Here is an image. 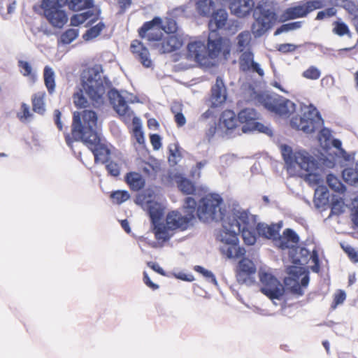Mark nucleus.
<instances>
[{"mask_svg":"<svg viewBox=\"0 0 358 358\" xmlns=\"http://www.w3.org/2000/svg\"><path fill=\"white\" fill-rule=\"evenodd\" d=\"M97 115L95 112L85 110L82 113L74 112L71 134L75 141H82L92 152L96 162L106 163L110 155V150L101 144L96 131Z\"/></svg>","mask_w":358,"mask_h":358,"instance_id":"obj_1","label":"nucleus"},{"mask_svg":"<svg viewBox=\"0 0 358 358\" xmlns=\"http://www.w3.org/2000/svg\"><path fill=\"white\" fill-rule=\"evenodd\" d=\"M231 220H237L238 224L233 228L236 232H241V237L245 245H253L257 241V234L266 238H274L279 234L280 226L268 225L262 222H257L256 215L250 214L248 210H234Z\"/></svg>","mask_w":358,"mask_h":358,"instance_id":"obj_2","label":"nucleus"},{"mask_svg":"<svg viewBox=\"0 0 358 358\" xmlns=\"http://www.w3.org/2000/svg\"><path fill=\"white\" fill-rule=\"evenodd\" d=\"M99 73V70L95 68H90L84 72L82 76L83 88L73 95L74 105L78 108H85L90 105L85 94L94 106L98 107L103 103L106 88L102 82L96 79Z\"/></svg>","mask_w":358,"mask_h":358,"instance_id":"obj_3","label":"nucleus"},{"mask_svg":"<svg viewBox=\"0 0 358 358\" xmlns=\"http://www.w3.org/2000/svg\"><path fill=\"white\" fill-rule=\"evenodd\" d=\"M80 11L94 6V0H42L40 7L49 24L55 28H62L68 22L64 8Z\"/></svg>","mask_w":358,"mask_h":358,"instance_id":"obj_4","label":"nucleus"},{"mask_svg":"<svg viewBox=\"0 0 358 358\" xmlns=\"http://www.w3.org/2000/svg\"><path fill=\"white\" fill-rule=\"evenodd\" d=\"M280 151L287 169H296L306 171L305 180L310 185H317L320 179L318 175L312 172L317 168L316 160L306 151L293 152L292 148L287 145H282Z\"/></svg>","mask_w":358,"mask_h":358,"instance_id":"obj_5","label":"nucleus"},{"mask_svg":"<svg viewBox=\"0 0 358 358\" xmlns=\"http://www.w3.org/2000/svg\"><path fill=\"white\" fill-rule=\"evenodd\" d=\"M195 216L182 215L178 210H171L166 216L165 224L157 223L154 227L155 238L167 241L173 235L174 231H184L193 225Z\"/></svg>","mask_w":358,"mask_h":358,"instance_id":"obj_6","label":"nucleus"},{"mask_svg":"<svg viewBox=\"0 0 358 358\" xmlns=\"http://www.w3.org/2000/svg\"><path fill=\"white\" fill-rule=\"evenodd\" d=\"M222 202V197L217 194H208L203 196L199 201L197 208L196 215L199 219L204 222L213 220L222 221V227H224V220L234 210L224 215V210L221 208Z\"/></svg>","mask_w":358,"mask_h":358,"instance_id":"obj_7","label":"nucleus"},{"mask_svg":"<svg viewBox=\"0 0 358 358\" xmlns=\"http://www.w3.org/2000/svg\"><path fill=\"white\" fill-rule=\"evenodd\" d=\"M232 213L224 220V230L222 235V241L226 245L220 248L221 252L228 259H237L242 257L245 254V250L238 245V235L241 232H236L233 228L234 225L238 223L237 220H231Z\"/></svg>","mask_w":358,"mask_h":358,"instance_id":"obj_8","label":"nucleus"},{"mask_svg":"<svg viewBox=\"0 0 358 358\" xmlns=\"http://www.w3.org/2000/svg\"><path fill=\"white\" fill-rule=\"evenodd\" d=\"M322 118L315 108L309 107L301 115H296L290 120L292 128L306 134L315 132L321 125Z\"/></svg>","mask_w":358,"mask_h":358,"instance_id":"obj_9","label":"nucleus"},{"mask_svg":"<svg viewBox=\"0 0 358 358\" xmlns=\"http://www.w3.org/2000/svg\"><path fill=\"white\" fill-rule=\"evenodd\" d=\"M255 21L252 24L251 30L255 37L262 36L271 27L273 21L275 19V13L269 9H266L259 3L253 13Z\"/></svg>","mask_w":358,"mask_h":358,"instance_id":"obj_10","label":"nucleus"},{"mask_svg":"<svg viewBox=\"0 0 358 358\" xmlns=\"http://www.w3.org/2000/svg\"><path fill=\"white\" fill-rule=\"evenodd\" d=\"M326 0H304L298 5L289 7L284 10L281 17L283 21L304 17L310 12L324 7Z\"/></svg>","mask_w":358,"mask_h":358,"instance_id":"obj_11","label":"nucleus"},{"mask_svg":"<svg viewBox=\"0 0 358 358\" xmlns=\"http://www.w3.org/2000/svg\"><path fill=\"white\" fill-rule=\"evenodd\" d=\"M260 291L270 299H280L284 295L282 284L271 273H259Z\"/></svg>","mask_w":358,"mask_h":358,"instance_id":"obj_12","label":"nucleus"},{"mask_svg":"<svg viewBox=\"0 0 358 358\" xmlns=\"http://www.w3.org/2000/svg\"><path fill=\"white\" fill-rule=\"evenodd\" d=\"M149 41L156 43L154 47L161 54L169 53L180 50L185 44V37L181 34H169L166 37L160 38L158 35L148 36Z\"/></svg>","mask_w":358,"mask_h":358,"instance_id":"obj_13","label":"nucleus"},{"mask_svg":"<svg viewBox=\"0 0 358 358\" xmlns=\"http://www.w3.org/2000/svg\"><path fill=\"white\" fill-rule=\"evenodd\" d=\"M262 103L268 111L280 117H289L295 110V104L292 101L282 97L266 96Z\"/></svg>","mask_w":358,"mask_h":358,"instance_id":"obj_14","label":"nucleus"},{"mask_svg":"<svg viewBox=\"0 0 358 358\" xmlns=\"http://www.w3.org/2000/svg\"><path fill=\"white\" fill-rule=\"evenodd\" d=\"M258 114L253 108H244L238 113L239 123L243 124L242 131L247 133L253 131H258L263 133H268V127L263 124L257 122Z\"/></svg>","mask_w":358,"mask_h":358,"instance_id":"obj_15","label":"nucleus"},{"mask_svg":"<svg viewBox=\"0 0 358 358\" xmlns=\"http://www.w3.org/2000/svg\"><path fill=\"white\" fill-rule=\"evenodd\" d=\"M257 268L254 262L246 257H243L238 263L235 273L238 284L251 285L255 282V275Z\"/></svg>","mask_w":358,"mask_h":358,"instance_id":"obj_16","label":"nucleus"},{"mask_svg":"<svg viewBox=\"0 0 358 358\" xmlns=\"http://www.w3.org/2000/svg\"><path fill=\"white\" fill-rule=\"evenodd\" d=\"M108 98L113 105L115 110L122 117L124 122H128L133 118L135 124L138 120L137 117L134 116V113L129 108L124 98L116 90H110L108 93Z\"/></svg>","mask_w":358,"mask_h":358,"instance_id":"obj_17","label":"nucleus"},{"mask_svg":"<svg viewBox=\"0 0 358 358\" xmlns=\"http://www.w3.org/2000/svg\"><path fill=\"white\" fill-rule=\"evenodd\" d=\"M207 50L208 56L212 59L217 58L221 54L226 57L230 51L229 45L225 43L223 38L218 36V34L215 35L213 33L209 35Z\"/></svg>","mask_w":358,"mask_h":358,"instance_id":"obj_18","label":"nucleus"},{"mask_svg":"<svg viewBox=\"0 0 358 358\" xmlns=\"http://www.w3.org/2000/svg\"><path fill=\"white\" fill-rule=\"evenodd\" d=\"M239 57V68L243 72H255L260 76H264V71L259 64L254 61V54L250 50L241 52Z\"/></svg>","mask_w":358,"mask_h":358,"instance_id":"obj_19","label":"nucleus"},{"mask_svg":"<svg viewBox=\"0 0 358 358\" xmlns=\"http://www.w3.org/2000/svg\"><path fill=\"white\" fill-rule=\"evenodd\" d=\"M229 8L232 14L238 17H245L255 10L254 0H231Z\"/></svg>","mask_w":358,"mask_h":358,"instance_id":"obj_20","label":"nucleus"},{"mask_svg":"<svg viewBox=\"0 0 358 358\" xmlns=\"http://www.w3.org/2000/svg\"><path fill=\"white\" fill-rule=\"evenodd\" d=\"M131 52L141 64L145 68H150L152 65V62L150 58L148 49L138 40H134L130 45Z\"/></svg>","mask_w":358,"mask_h":358,"instance_id":"obj_21","label":"nucleus"},{"mask_svg":"<svg viewBox=\"0 0 358 358\" xmlns=\"http://www.w3.org/2000/svg\"><path fill=\"white\" fill-rule=\"evenodd\" d=\"M210 101L212 107H217L227 100V89L222 78L217 77L215 84L211 87Z\"/></svg>","mask_w":358,"mask_h":358,"instance_id":"obj_22","label":"nucleus"},{"mask_svg":"<svg viewBox=\"0 0 358 358\" xmlns=\"http://www.w3.org/2000/svg\"><path fill=\"white\" fill-rule=\"evenodd\" d=\"M228 20V13L226 10L220 8L214 11L208 22L209 29L215 35H217V31L225 27Z\"/></svg>","mask_w":358,"mask_h":358,"instance_id":"obj_23","label":"nucleus"},{"mask_svg":"<svg viewBox=\"0 0 358 358\" xmlns=\"http://www.w3.org/2000/svg\"><path fill=\"white\" fill-rule=\"evenodd\" d=\"M299 242V237L292 229H286L278 237V246L282 250L294 248Z\"/></svg>","mask_w":358,"mask_h":358,"instance_id":"obj_24","label":"nucleus"},{"mask_svg":"<svg viewBox=\"0 0 358 358\" xmlns=\"http://www.w3.org/2000/svg\"><path fill=\"white\" fill-rule=\"evenodd\" d=\"M100 10H99L96 13L92 10H87L81 13L74 14L71 17V25L78 27L83 24L88 19H92L89 21L88 24H92L99 19Z\"/></svg>","mask_w":358,"mask_h":358,"instance_id":"obj_25","label":"nucleus"},{"mask_svg":"<svg viewBox=\"0 0 358 358\" xmlns=\"http://www.w3.org/2000/svg\"><path fill=\"white\" fill-rule=\"evenodd\" d=\"M188 56L197 62H201L204 58L203 53L206 47L200 41L189 43L187 47Z\"/></svg>","mask_w":358,"mask_h":358,"instance_id":"obj_26","label":"nucleus"},{"mask_svg":"<svg viewBox=\"0 0 358 358\" xmlns=\"http://www.w3.org/2000/svg\"><path fill=\"white\" fill-rule=\"evenodd\" d=\"M125 181L130 189L138 192L143 189L145 185L143 177L137 172H129L125 176Z\"/></svg>","mask_w":358,"mask_h":358,"instance_id":"obj_27","label":"nucleus"},{"mask_svg":"<svg viewBox=\"0 0 358 358\" xmlns=\"http://www.w3.org/2000/svg\"><path fill=\"white\" fill-rule=\"evenodd\" d=\"M221 121L227 130H232L238 126V115L236 117L233 110H226L222 113Z\"/></svg>","mask_w":358,"mask_h":358,"instance_id":"obj_28","label":"nucleus"},{"mask_svg":"<svg viewBox=\"0 0 358 358\" xmlns=\"http://www.w3.org/2000/svg\"><path fill=\"white\" fill-rule=\"evenodd\" d=\"M45 92H38L33 94L31 103L33 110L40 115H43L45 110Z\"/></svg>","mask_w":358,"mask_h":358,"instance_id":"obj_29","label":"nucleus"},{"mask_svg":"<svg viewBox=\"0 0 358 358\" xmlns=\"http://www.w3.org/2000/svg\"><path fill=\"white\" fill-rule=\"evenodd\" d=\"M148 213L150 217L151 222L155 224L159 221L162 216V209L160 205L155 201H150L147 203Z\"/></svg>","mask_w":358,"mask_h":358,"instance_id":"obj_30","label":"nucleus"},{"mask_svg":"<svg viewBox=\"0 0 358 358\" xmlns=\"http://www.w3.org/2000/svg\"><path fill=\"white\" fill-rule=\"evenodd\" d=\"M177 185L180 191L186 195L195 194L196 187L190 180L181 177L177 180Z\"/></svg>","mask_w":358,"mask_h":358,"instance_id":"obj_31","label":"nucleus"},{"mask_svg":"<svg viewBox=\"0 0 358 358\" xmlns=\"http://www.w3.org/2000/svg\"><path fill=\"white\" fill-rule=\"evenodd\" d=\"M343 180L350 185H355L358 182V163L354 166L348 167L342 172Z\"/></svg>","mask_w":358,"mask_h":358,"instance_id":"obj_32","label":"nucleus"},{"mask_svg":"<svg viewBox=\"0 0 358 358\" xmlns=\"http://www.w3.org/2000/svg\"><path fill=\"white\" fill-rule=\"evenodd\" d=\"M43 78L45 85L50 94H52L55 89V73L52 69L48 66L43 70Z\"/></svg>","mask_w":358,"mask_h":358,"instance_id":"obj_33","label":"nucleus"},{"mask_svg":"<svg viewBox=\"0 0 358 358\" xmlns=\"http://www.w3.org/2000/svg\"><path fill=\"white\" fill-rule=\"evenodd\" d=\"M236 39L237 50L240 52H245L244 50L250 45L251 34L248 31H244L238 35Z\"/></svg>","mask_w":358,"mask_h":358,"instance_id":"obj_34","label":"nucleus"},{"mask_svg":"<svg viewBox=\"0 0 358 358\" xmlns=\"http://www.w3.org/2000/svg\"><path fill=\"white\" fill-rule=\"evenodd\" d=\"M347 206L342 198H333L331 203V213L329 216H339L345 211Z\"/></svg>","mask_w":358,"mask_h":358,"instance_id":"obj_35","label":"nucleus"},{"mask_svg":"<svg viewBox=\"0 0 358 358\" xmlns=\"http://www.w3.org/2000/svg\"><path fill=\"white\" fill-rule=\"evenodd\" d=\"M332 32L340 37L344 36L349 37L351 36V31L349 27L347 24L342 22L341 20L334 21L333 22Z\"/></svg>","mask_w":358,"mask_h":358,"instance_id":"obj_36","label":"nucleus"},{"mask_svg":"<svg viewBox=\"0 0 358 358\" xmlns=\"http://www.w3.org/2000/svg\"><path fill=\"white\" fill-rule=\"evenodd\" d=\"M214 7L213 0H201L197 3V10L199 13L203 17L209 16Z\"/></svg>","mask_w":358,"mask_h":358,"instance_id":"obj_37","label":"nucleus"},{"mask_svg":"<svg viewBox=\"0 0 358 358\" xmlns=\"http://www.w3.org/2000/svg\"><path fill=\"white\" fill-rule=\"evenodd\" d=\"M162 22V20L159 17H154L152 20L145 22L138 29V35L143 38L146 36L148 31L152 29L155 25H159Z\"/></svg>","mask_w":358,"mask_h":358,"instance_id":"obj_38","label":"nucleus"},{"mask_svg":"<svg viewBox=\"0 0 358 358\" xmlns=\"http://www.w3.org/2000/svg\"><path fill=\"white\" fill-rule=\"evenodd\" d=\"M106 25L103 22H100L97 24L90 27L84 34L83 38L85 40H92L97 37L101 32L105 29Z\"/></svg>","mask_w":358,"mask_h":358,"instance_id":"obj_39","label":"nucleus"},{"mask_svg":"<svg viewBox=\"0 0 358 358\" xmlns=\"http://www.w3.org/2000/svg\"><path fill=\"white\" fill-rule=\"evenodd\" d=\"M78 29H68L61 34L59 41L62 44H69L78 36Z\"/></svg>","mask_w":358,"mask_h":358,"instance_id":"obj_40","label":"nucleus"},{"mask_svg":"<svg viewBox=\"0 0 358 358\" xmlns=\"http://www.w3.org/2000/svg\"><path fill=\"white\" fill-rule=\"evenodd\" d=\"M18 66L24 76L28 77L33 83L36 80V76L32 72V68L28 62L20 60Z\"/></svg>","mask_w":358,"mask_h":358,"instance_id":"obj_41","label":"nucleus"},{"mask_svg":"<svg viewBox=\"0 0 358 358\" xmlns=\"http://www.w3.org/2000/svg\"><path fill=\"white\" fill-rule=\"evenodd\" d=\"M110 197L114 203L120 204L127 201L129 199L130 195L126 190H117L113 192L110 194Z\"/></svg>","mask_w":358,"mask_h":358,"instance_id":"obj_42","label":"nucleus"},{"mask_svg":"<svg viewBox=\"0 0 358 358\" xmlns=\"http://www.w3.org/2000/svg\"><path fill=\"white\" fill-rule=\"evenodd\" d=\"M341 6L352 17L358 13V3L357 1L342 0Z\"/></svg>","mask_w":358,"mask_h":358,"instance_id":"obj_43","label":"nucleus"},{"mask_svg":"<svg viewBox=\"0 0 358 358\" xmlns=\"http://www.w3.org/2000/svg\"><path fill=\"white\" fill-rule=\"evenodd\" d=\"M341 248L353 263H358V251L350 245L341 244Z\"/></svg>","mask_w":358,"mask_h":358,"instance_id":"obj_44","label":"nucleus"},{"mask_svg":"<svg viewBox=\"0 0 358 358\" xmlns=\"http://www.w3.org/2000/svg\"><path fill=\"white\" fill-rule=\"evenodd\" d=\"M302 76L306 79L317 80L320 77L321 72L317 67L310 66L303 72Z\"/></svg>","mask_w":358,"mask_h":358,"instance_id":"obj_45","label":"nucleus"},{"mask_svg":"<svg viewBox=\"0 0 358 358\" xmlns=\"http://www.w3.org/2000/svg\"><path fill=\"white\" fill-rule=\"evenodd\" d=\"M346 299V294L343 290L338 289L334 295L333 302L331 308L334 310L340 304H342Z\"/></svg>","mask_w":358,"mask_h":358,"instance_id":"obj_46","label":"nucleus"},{"mask_svg":"<svg viewBox=\"0 0 358 358\" xmlns=\"http://www.w3.org/2000/svg\"><path fill=\"white\" fill-rule=\"evenodd\" d=\"M337 10L334 7L326 8L317 13L316 20H322L324 19L330 18L333 16H335Z\"/></svg>","mask_w":358,"mask_h":358,"instance_id":"obj_47","label":"nucleus"},{"mask_svg":"<svg viewBox=\"0 0 358 358\" xmlns=\"http://www.w3.org/2000/svg\"><path fill=\"white\" fill-rule=\"evenodd\" d=\"M184 208L187 210V215H192L195 216V210L196 207V201L192 197H187L184 202Z\"/></svg>","mask_w":358,"mask_h":358,"instance_id":"obj_48","label":"nucleus"},{"mask_svg":"<svg viewBox=\"0 0 358 358\" xmlns=\"http://www.w3.org/2000/svg\"><path fill=\"white\" fill-rule=\"evenodd\" d=\"M327 182L330 188L335 191H339L342 187L341 182L332 174H329L327 177Z\"/></svg>","mask_w":358,"mask_h":358,"instance_id":"obj_49","label":"nucleus"},{"mask_svg":"<svg viewBox=\"0 0 358 358\" xmlns=\"http://www.w3.org/2000/svg\"><path fill=\"white\" fill-rule=\"evenodd\" d=\"M19 120L22 122L27 120L31 116L29 107L27 104L22 103L21 104L20 111L17 115Z\"/></svg>","mask_w":358,"mask_h":358,"instance_id":"obj_50","label":"nucleus"},{"mask_svg":"<svg viewBox=\"0 0 358 358\" xmlns=\"http://www.w3.org/2000/svg\"><path fill=\"white\" fill-rule=\"evenodd\" d=\"M163 29L169 34H178L176 31L178 29L177 23L175 20L169 19L166 22Z\"/></svg>","mask_w":358,"mask_h":358,"instance_id":"obj_51","label":"nucleus"},{"mask_svg":"<svg viewBox=\"0 0 358 358\" xmlns=\"http://www.w3.org/2000/svg\"><path fill=\"white\" fill-rule=\"evenodd\" d=\"M194 271L202 274L205 278L210 280L212 282H216L215 277L211 271L205 269L201 266H195Z\"/></svg>","mask_w":358,"mask_h":358,"instance_id":"obj_52","label":"nucleus"},{"mask_svg":"<svg viewBox=\"0 0 358 358\" xmlns=\"http://www.w3.org/2000/svg\"><path fill=\"white\" fill-rule=\"evenodd\" d=\"M133 134L136 141L139 144H143L145 142L144 134L139 124L135 125L133 129Z\"/></svg>","mask_w":358,"mask_h":358,"instance_id":"obj_53","label":"nucleus"},{"mask_svg":"<svg viewBox=\"0 0 358 358\" xmlns=\"http://www.w3.org/2000/svg\"><path fill=\"white\" fill-rule=\"evenodd\" d=\"M106 168L110 176L116 177L120 175V167L117 163L110 162L106 164Z\"/></svg>","mask_w":358,"mask_h":358,"instance_id":"obj_54","label":"nucleus"},{"mask_svg":"<svg viewBox=\"0 0 358 358\" xmlns=\"http://www.w3.org/2000/svg\"><path fill=\"white\" fill-rule=\"evenodd\" d=\"M352 221L358 227V196L352 201Z\"/></svg>","mask_w":358,"mask_h":358,"instance_id":"obj_55","label":"nucleus"},{"mask_svg":"<svg viewBox=\"0 0 358 358\" xmlns=\"http://www.w3.org/2000/svg\"><path fill=\"white\" fill-rule=\"evenodd\" d=\"M297 46L291 43L280 44L278 47V50L282 53L292 52L296 50Z\"/></svg>","mask_w":358,"mask_h":358,"instance_id":"obj_56","label":"nucleus"},{"mask_svg":"<svg viewBox=\"0 0 358 358\" xmlns=\"http://www.w3.org/2000/svg\"><path fill=\"white\" fill-rule=\"evenodd\" d=\"M150 139L154 150H159L162 147V139L159 134L150 135Z\"/></svg>","mask_w":358,"mask_h":358,"instance_id":"obj_57","label":"nucleus"},{"mask_svg":"<svg viewBox=\"0 0 358 358\" xmlns=\"http://www.w3.org/2000/svg\"><path fill=\"white\" fill-rule=\"evenodd\" d=\"M143 282L152 290H156L159 288V285L154 283L150 280V277L145 271L143 272Z\"/></svg>","mask_w":358,"mask_h":358,"instance_id":"obj_58","label":"nucleus"},{"mask_svg":"<svg viewBox=\"0 0 358 358\" xmlns=\"http://www.w3.org/2000/svg\"><path fill=\"white\" fill-rule=\"evenodd\" d=\"M147 265L150 268H152L153 271L158 273L159 274H160L162 275H165L164 271L163 270L162 268L160 267V266L157 263L153 262H149L147 263Z\"/></svg>","mask_w":358,"mask_h":358,"instance_id":"obj_59","label":"nucleus"},{"mask_svg":"<svg viewBox=\"0 0 358 358\" xmlns=\"http://www.w3.org/2000/svg\"><path fill=\"white\" fill-rule=\"evenodd\" d=\"M174 119L179 127L184 126L186 123V119L182 113H176Z\"/></svg>","mask_w":358,"mask_h":358,"instance_id":"obj_60","label":"nucleus"},{"mask_svg":"<svg viewBox=\"0 0 358 358\" xmlns=\"http://www.w3.org/2000/svg\"><path fill=\"white\" fill-rule=\"evenodd\" d=\"M61 116H62V113L59 111V110H58V109L55 110V111H54L55 123L57 125L59 130H60V131L62 130V124L61 122Z\"/></svg>","mask_w":358,"mask_h":358,"instance_id":"obj_61","label":"nucleus"},{"mask_svg":"<svg viewBox=\"0 0 358 358\" xmlns=\"http://www.w3.org/2000/svg\"><path fill=\"white\" fill-rule=\"evenodd\" d=\"M117 4L122 12L125 11L131 5V0H117Z\"/></svg>","mask_w":358,"mask_h":358,"instance_id":"obj_62","label":"nucleus"},{"mask_svg":"<svg viewBox=\"0 0 358 358\" xmlns=\"http://www.w3.org/2000/svg\"><path fill=\"white\" fill-rule=\"evenodd\" d=\"M289 31H290L289 25L287 24H284L275 30V31L274 32V35L278 36L282 32H287Z\"/></svg>","mask_w":358,"mask_h":358,"instance_id":"obj_63","label":"nucleus"},{"mask_svg":"<svg viewBox=\"0 0 358 358\" xmlns=\"http://www.w3.org/2000/svg\"><path fill=\"white\" fill-rule=\"evenodd\" d=\"M121 227H122V229L127 233H130L131 232V228L129 227V222L127 221V220H121Z\"/></svg>","mask_w":358,"mask_h":358,"instance_id":"obj_64","label":"nucleus"}]
</instances>
